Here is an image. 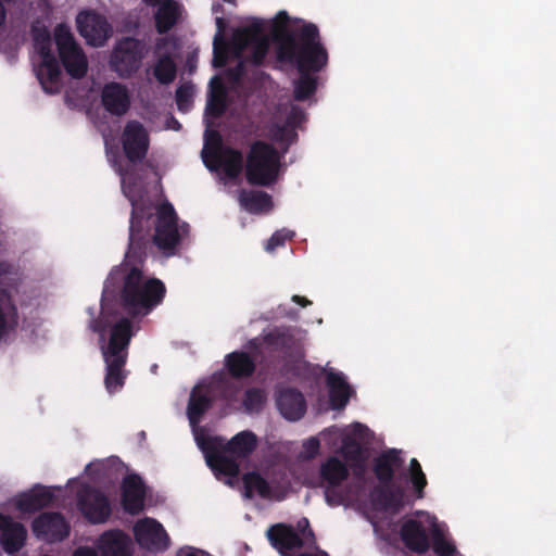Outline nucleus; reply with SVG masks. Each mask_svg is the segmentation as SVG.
I'll return each mask as SVG.
<instances>
[{
    "label": "nucleus",
    "instance_id": "11",
    "mask_svg": "<svg viewBox=\"0 0 556 556\" xmlns=\"http://www.w3.org/2000/svg\"><path fill=\"white\" fill-rule=\"evenodd\" d=\"M132 210L129 225V243L126 258L141 262L146 256L149 242V230L143 228V222H149L152 214L146 207L140 206L135 200H130Z\"/></svg>",
    "mask_w": 556,
    "mask_h": 556
},
{
    "label": "nucleus",
    "instance_id": "58",
    "mask_svg": "<svg viewBox=\"0 0 556 556\" xmlns=\"http://www.w3.org/2000/svg\"><path fill=\"white\" fill-rule=\"evenodd\" d=\"M172 121H173V127L172 128L175 129V130H179L180 127H181L180 123L177 119H175L174 117H172Z\"/></svg>",
    "mask_w": 556,
    "mask_h": 556
},
{
    "label": "nucleus",
    "instance_id": "57",
    "mask_svg": "<svg viewBox=\"0 0 556 556\" xmlns=\"http://www.w3.org/2000/svg\"><path fill=\"white\" fill-rule=\"evenodd\" d=\"M249 348L252 349V350L257 349L258 348L257 340L256 339L250 340L249 341Z\"/></svg>",
    "mask_w": 556,
    "mask_h": 556
},
{
    "label": "nucleus",
    "instance_id": "64",
    "mask_svg": "<svg viewBox=\"0 0 556 556\" xmlns=\"http://www.w3.org/2000/svg\"><path fill=\"white\" fill-rule=\"evenodd\" d=\"M308 534L312 535V536L314 535L312 530L308 531Z\"/></svg>",
    "mask_w": 556,
    "mask_h": 556
},
{
    "label": "nucleus",
    "instance_id": "25",
    "mask_svg": "<svg viewBox=\"0 0 556 556\" xmlns=\"http://www.w3.org/2000/svg\"><path fill=\"white\" fill-rule=\"evenodd\" d=\"M404 459L401 455V451L395 448L382 452L374 460V473L379 483L393 482L395 471L402 468Z\"/></svg>",
    "mask_w": 556,
    "mask_h": 556
},
{
    "label": "nucleus",
    "instance_id": "8",
    "mask_svg": "<svg viewBox=\"0 0 556 556\" xmlns=\"http://www.w3.org/2000/svg\"><path fill=\"white\" fill-rule=\"evenodd\" d=\"M147 54L146 45L134 37H124L115 43L111 56L110 68L119 78L132 77L141 67Z\"/></svg>",
    "mask_w": 556,
    "mask_h": 556
},
{
    "label": "nucleus",
    "instance_id": "47",
    "mask_svg": "<svg viewBox=\"0 0 556 556\" xmlns=\"http://www.w3.org/2000/svg\"><path fill=\"white\" fill-rule=\"evenodd\" d=\"M343 455L349 460H359L362 458V446L353 439L343 442Z\"/></svg>",
    "mask_w": 556,
    "mask_h": 556
},
{
    "label": "nucleus",
    "instance_id": "53",
    "mask_svg": "<svg viewBox=\"0 0 556 556\" xmlns=\"http://www.w3.org/2000/svg\"><path fill=\"white\" fill-rule=\"evenodd\" d=\"M72 556H98L96 549L88 546H80L73 553Z\"/></svg>",
    "mask_w": 556,
    "mask_h": 556
},
{
    "label": "nucleus",
    "instance_id": "54",
    "mask_svg": "<svg viewBox=\"0 0 556 556\" xmlns=\"http://www.w3.org/2000/svg\"><path fill=\"white\" fill-rule=\"evenodd\" d=\"M291 300H292V302L301 305L302 307H306L312 304V302L308 299H306L305 296H302V295H298V294H294L291 298Z\"/></svg>",
    "mask_w": 556,
    "mask_h": 556
},
{
    "label": "nucleus",
    "instance_id": "3",
    "mask_svg": "<svg viewBox=\"0 0 556 556\" xmlns=\"http://www.w3.org/2000/svg\"><path fill=\"white\" fill-rule=\"evenodd\" d=\"M257 446V437L250 430L233 435L228 442L220 437L202 441L207 466L216 476L237 477L240 472L238 459L248 458Z\"/></svg>",
    "mask_w": 556,
    "mask_h": 556
},
{
    "label": "nucleus",
    "instance_id": "5",
    "mask_svg": "<svg viewBox=\"0 0 556 556\" xmlns=\"http://www.w3.org/2000/svg\"><path fill=\"white\" fill-rule=\"evenodd\" d=\"M244 169L249 185L269 187L278 179L280 154L273 144L256 140L250 147Z\"/></svg>",
    "mask_w": 556,
    "mask_h": 556
},
{
    "label": "nucleus",
    "instance_id": "29",
    "mask_svg": "<svg viewBox=\"0 0 556 556\" xmlns=\"http://www.w3.org/2000/svg\"><path fill=\"white\" fill-rule=\"evenodd\" d=\"M329 389V401L333 409H342L346 406L351 388L341 372H329L326 378Z\"/></svg>",
    "mask_w": 556,
    "mask_h": 556
},
{
    "label": "nucleus",
    "instance_id": "7",
    "mask_svg": "<svg viewBox=\"0 0 556 556\" xmlns=\"http://www.w3.org/2000/svg\"><path fill=\"white\" fill-rule=\"evenodd\" d=\"M189 231L187 223H178V215L172 203L165 201L155 208L153 243L167 255L174 254L182 237Z\"/></svg>",
    "mask_w": 556,
    "mask_h": 556
},
{
    "label": "nucleus",
    "instance_id": "18",
    "mask_svg": "<svg viewBox=\"0 0 556 556\" xmlns=\"http://www.w3.org/2000/svg\"><path fill=\"white\" fill-rule=\"evenodd\" d=\"M27 540V529L10 515L0 513V544L7 554L21 551Z\"/></svg>",
    "mask_w": 556,
    "mask_h": 556
},
{
    "label": "nucleus",
    "instance_id": "39",
    "mask_svg": "<svg viewBox=\"0 0 556 556\" xmlns=\"http://www.w3.org/2000/svg\"><path fill=\"white\" fill-rule=\"evenodd\" d=\"M177 74V67L169 54H163L156 61L153 68L155 79L162 85H168L174 81Z\"/></svg>",
    "mask_w": 556,
    "mask_h": 556
},
{
    "label": "nucleus",
    "instance_id": "31",
    "mask_svg": "<svg viewBox=\"0 0 556 556\" xmlns=\"http://www.w3.org/2000/svg\"><path fill=\"white\" fill-rule=\"evenodd\" d=\"M263 342L273 351L291 355L296 344V339L289 328H275L264 336Z\"/></svg>",
    "mask_w": 556,
    "mask_h": 556
},
{
    "label": "nucleus",
    "instance_id": "44",
    "mask_svg": "<svg viewBox=\"0 0 556 556\" xmlns=\"http://www.w3.org/2000/svg\"><path fill=\"white\" fill-rule=\"evenodd\" d=\"M265 402V393L258 388H250L244 393L243 406L247 412H260Z\"/></svg>",
    "mask_w": 556,
    "mask_h": 556
},
{
    "label": "nucleus",
    "instance_id": "28",
    "mask_svg": "<svg viewBox=\"0 0 556 556\" xmlns=\"http://www.w3.org/2000/svg\"><path fill=\"white\" fill-rule=\"evenodd\" d=\"M18 325V311L12 296L0 291V341L13 332Z\"/></svg>",
    "mask_w": 556,
    "mask_h": 556
},
{
    "label": "nucleus",
    "instance_id": "32",
    "mask_svg": "<svg viewBox=\"0 0 556 556\" xmlns=\"http://www.w3.org/2000/svg\"><path fill=\"white\" fill-rule=\"evenodd\" d=\"M239 201L243 208L253 214L269 211L273 207L271 197L260 190H242Z\"/></svg>",
    "mask_w": 556,
    "mask_h": 556
},
{
    "label": "nucleus",
    "instance_id": "55",
    "mask_svg": "<svg viewBox=\"0 0 556 556\" xmlns=\"http://www.w3.org/2000/svg\"><path fill=\"white\" fill-rule=\"evenodd\" d=\"M4 1L0 0V27L4 25L7 21V9L4 7Z\"/></svg>",
    "mask_w": 556,
    "mask_h": 556
},
{
    "label": "nucleus",
    "instance_id": "36",
    "mask_svg": "<svg viewBox=\"0 0 556 556\" xmlns=\"http://www.w3.org/2000/svg\"><path fill=\"white\" fill-rule=\"evenodd\" d=\"M300 76L293 83V99L295 101H306L313 97L317 90L318 77L316 73L298 71Z\"/></svg>",
    "mask_w": 556,
    "mask_h": 556
},
{
    "label": "nucleus",
    "instance_id": "37",
    "mask_svg": "<svg viewBox=\"0 0 556 556\" xmlns=\"http://www.w3.org/2000/svg\"><path fill=\"white\" fill-rule=\"evenodd\" d=\"M242 482L244 486V496L252 498L256 492L262 498L271 497V488L266 479L256 471H250L243 475Z\"/></svg>",
    "mask_w": 556,
    "mask_h": 556
},
{
    "label": "nucleus",
    "instance_id": "22",
    "mask_svg": "<svg viewBox=\"0 0 556 556\" xmlns=\"http://www.w3.org/2000/svg\"><path fill=\"white\" fill-rule=\"evenodd\" d=\"M401 539L412 552L422 554L430 547V539L426 526L416 519H407L401 526Z\"/></svg>",
    "mask_w": 556,
    "mask_h": 556
},
{
    "label": "nucleus",
    "instance_id": "27",
    "mask_svg": "<svg viewBox=\"0 0 556 556\" xmlns=\"http://www.w3.org/2000/svg\"><path fill=\"white\" fill-rule=\"evenodd\" d=\"M213 403L214 396L210 388H193L187 406V416L192 427L201 421L203 415L213 406Z\"/></svg>",
    "mask_w": 556,
    "mask_h": 556
},
{
    "label": "nucleus",
    "instance_id": "50",
    "mask_svg": "<svg viewBox=\"0 0 556 556\" xmlns=\"http://www.w3.org/2000/svg\"><path fill=\"white\" fill-rule=\"evenodd\" d=\"M206 144L214 149V155L223 151V140L218 131L212 130L206 136Z\"/></svg>",
    "mask_w": 556,
    "mask_h": 556
},
{
    "label": "nucleus",
    "instance_id": "52",
    "mask_svg": "<svg viewBox=\"0 0 556 556\" xmlns=\"http://www.w3.org/2000/svg\"><path fill=\"white\" fill-rule=\"evenodd\" d=\"M106 328L108 323H105L103 319H92L90 321V329L93 332L101 334L102 337L104 336Z\"/></svg>",
    "mask_w": 556,
    "mask_h": 556
},
{
    "label": "nucleus",
    "instance_id": "6",
    "mask_svg": "<svg viewBox=\"0 0 556 556\" xmlns=\"http://www.w3.org/2000/svg\"><path fill=\"white\" fill-rule=\"evenodd\" d=\"M31 36L34 47L41 58L37 71L38 80L47 93H56L60 90L61 67L51 50V34L46 25L33 24Z\"/></svg>",
    "mask_w": 556,
    "mask_h": 556
},
{
    "label": "nucleus",
    "instance_id": "24",
    "mask_svg": "<svg viewBox=\"0 0 556 556\" xmlns=\"http://www.w3.org/2000/svg\"><path fill=\"white\" fill-rule=\"evenodd\" d=\"M54 501L53 492L41 484L21 494L16 500V508L22 513H35L50 506Z\"/></svg>",
    "mask_w": 556,
    "mask_h": 556
},
{
    "label": "nucleus",
    "instance_id": "42",
    "mask_svg": "<svg viewBox=\"0 0 556 556\" xmlns=\"http://www.w3.org/2000/svg\"><path fill=\"white\" fill-rule=\"evenodd\" d=\"M226 91L220 83H218V90L213 89L208 94L205 116L219 118L226 112Z\"/></svg>",
    "mask_w": 556,
    "mask_h": 556
},
{
    "label": "nucleus",
    "instance_id": "16",
    "mask_svg": "<svg viewBox=\"0 0 556 556\" xmlns=\"http://www.w3.org/2000/svg\"><path fill=\"white\" fill-rule=\"evenodd\" d=\"M79 34L87 42L100 47L109 39L112 33L111 25L104 16L94 12H81L76 18Z\"/></svg>",
    "mask_w": 556,
    "mask_h": 556
},
{
    "label": "nucleus",
    "instance_id": "1",
    "mask_svg": "<svg viewBox=\"0 0 556 556\" xmlns=\"http://www.w3.org/2000/svg\"><path fill=\"white\" fill-rule=\"evenodd\" d=\"M119 281L123 286L119 290V305L131 317L148 315L155 306L162 303L166 288L156 278L144 280L142 270L136 265L128 268V265L114 268L104 283L101 298L102 308Z\"/></svg>",
    "mask_w": 556,
    "mask_h": 556
},
{
    "label": "nucleus",
    "instance_id": "9",
    "mask_svg": "<svg viewBox=\"0 0 556 556\" xmlns=\"http://www.w3.org/2000/svg\"><path fill=\"white\" fill-rule=\"evenodd\" d=\"M54 41L60 61L66 73L75 79L85 77L88 71L87 56L76 42L67 25L58 24L55 26Z\"/></svg>",
    "mask_w": 556,
    "mask_h": 556
},
{
    "label": "nucleus",
    "instance_id": "60",
    "mask_svg": "<svg viewBox=\"0 0 556 556\" xmlns=\"http://www.w3.org/2000/svg\"><path fill=\"white\" fill-rule=\"evenodd\" d=\"M5 3L10 4V3H14L16 0H3Z\"/></svg>",
    "mask_w": 556,
    "mask_h": 556
},
{
    "label": "nucleus",
    "instance_id": "48",
    "mask_svg": "<svg viewBox=\"0 0 556 556\" xmlns=\"http://www.w3.org/2000/svg\"><path fill=\"white\" fill-rule=\"evenodd\" d=\"M340 485L327 484L324 494L327 504L330 506H339L344 501L343 492L339 489Z\"/></svg>",
    "mask_w": 556,
    "mask_h": 556
},
{
    "label": "nucleus",
    "instance_id": "21",
    "mask_svg": "<svg viewBox=\"0 0 556 556\" xmlns=\"http://www.w3.org/2000/svg\"><path fill=\"white\" fill-rule=\"evenodd\" d=\"M266 535L271 546L282 556H290L291 551L303 546V541L298 532L285 523L269 527Z\"/></svg>",
    "mask_w": 556,
    "mask_h": 556
},
{
    "label": "nucleus",
    "instance_id": "30",
    "mask_svg": "<svg viewBox=\"0 0 556 556\" xmlns=\"http://www.w3.org/2000/svg\"><path fill=\"white\" fill-rule=\"evenodd\" d=\"M225 366L232 378H249L251 377L256 365L254 359L243 351H235L226 355Z\"/></svg>",
    "mask_w": 556,
    "mask_h": 556
},
{
    "label": "nucleus",
    "instance_id": "14",
    "mask_svg": "<svg viewBox=\"0 0 556 556\" xmlns=\"http://www.w3.org/2000/svg\"><path fill=\"white\" fill-rule=\"evenodd\" d=\"M137 543L149 551H164L169 545V536L163 526L155 519L146 517L134 527Z\"/></svg>",
    "mask_w": 556,
    "mask_h": 556
},
{
    "label": "nucleus",
    "instance_id": "38",
    "mask_svg": "<svg viewBox=\"0 0 556 556\" xmlns=\"http://www.w3.org/2000/svg\"><path fill=\"white\" fill-rule=\"evenodd\" d=\"M302 116V111L296 108H292L290 115L288 116L287 123L283 125H277L273 129V138L279 142L289 147L296 139L298 135L291 124H294L298 117Z\"/></svg>",
    "mask_w": 556,
    "mask_h": 556
},
{
    "label": "nucleus",
    "instance_id": "17",
    "mask_svg": "<svg viewBox=\"0 0 556 556\" xmlns=\"http://www.w3.org/2000/svg\"><path fill=\"white\" fill-rule=\"evenodd\" d=\"M372 506L384 513H399L405 505L406 494L401 485L393 482L379 483L369 493Z\"/></svg>",
    "mask_w": 556,
    "mask_h": 556
},
{
    "label": "nucleus",
    "instance_id": "59",
    "mask_svg": "<svg viewBox=\"0 0 556 556\" xmlns=\"http://www.w3.org/2000/svg\"><path fill=\"white\" fill-rule=\"evenodd\" d=\"M148 4H151V5H156V4H160V3H163L165 2L166 0H144Z\"/></svg>",
    "mask_w": 556,
    "mask_h": 556
},
{
    "label": "nucleus",
    "instance_id": "61",
    "mask_svg": "<svg viewBox=\"0 0 556 556\" xmlns=\"http://www.w3.org/2000/svg\"><path fill=\"white\" fill-rule=\"evenodd\" d=\"M204 163H205V165H206L208 168H213V167L208 164L207 160H204Z\"/></svg>",
    "mask_w": 556,
    "mask_h": 556
},
{
    "label": "nucleus",
    "instance_id": "40",
    "mask_svg": "<svg viewBox=\"0 0 556 556\" xmlns=\"http://www.w3.org/2000/svg\"><path fill=\"white\" fill-rule=\"evenodd\" d=\"M431 545L433 552L439 556H453L456 553V546L446 540L443 530L437 522L430 526Z\"/></svg>",
    "mask_w": 556,
    "mask_h": 556
},
{
    "label": "nucleus",
    "instance_id": "63",
    "mask_svg": "<svg viewBox=\"0 0 556 556\" xmlns=\"http://www.w3.org/2000/svg\"><path fill=\"white\" fill-rule=\"evenodd\" d=\"M241 68H242V64H239L238 70L241 71Z\"/></svg>",
    "mask_w": 556,
    "mask_h": 556
},
{
    "label": "nucleus",
    "instance_id": "26",
    "mask_svg": "<svg viewBox=\"0 0 556 556\" xmlns=\"http://www.w3.org/2000/svg\"><path fill=\"white\" fill-rule=\"evenodd\" d=\"M280 414L288 420L301 419L306 412V402L303 394L295 389H286L277 399Z\"/></svg>",
    "mask_w": 556,
    "mask_h": 556
},
{
    "label": "nucleus",
    "instance_id": "43",
    "mask_svg": "<svg viewBox=\"0 0 556 556\" xmlns=\"http://www.w3.org/2000/svg\"><path fill=\"white\" fill-rule=\"evenodd\" d=\"M194 86L191 81H187L178 86L175 93V101L179 112L187 113L193 104Z\"/></svg>",
    "mask_w": 556,
    "mask_h": 556
},
{
    "label": "nucleus",
    "instance_id": "2",
    "mask_svg": "<svg viewBox=\"0 0 556 556\" xmlns=\"http://www.w3.org/2000/svg\"><path fill=\"white\" fill-rule=\"evenodd\" d=\"M276 56L280 63L295 66L298 71L319 73L328 64V52L321 43L319 29L313 23L276 34Z\"/></svg>",
    "mask_w": 556,
    "mask_h": 556
},
{
    "label": "nucleus",
    "instance_id": "62",
    "mask_svg": "<svg viewBox=\"0 0 556 556\" xmlns=\"http://www.w3.org/2000/svg\"><path fill=\"white\" fill-rule=\"evenodd\" d=\"M214 81H217V77H213L211 85H213Z\"/></svg>",
    "mask_w": 556,
    "mask_h": 556
},
{
    "label": "nucleus",
    "instance_id": "23",
    "mask_svg": "<svg viewBox=\"0 0 556 556\" xmlns=\"http://www.w3.org/2000/svg\"><path fill=\"white\" fill-rule=\"evenodd\" d=\"M98 556H130L129 538L122 530L103 532L97 543Z\"/></svg>",
    "mask_w": 556,
    "mask_h": 556
},
{
    "label": "nucleus",
    "instance_id": "41",
    "mask_svg": "<svg viewBox=\"0 0 556 556\" xmlns=\"http://www.w3.org/2000/svg\"><path fill=\"white\" fill-rule=\"evenodd\" d=\"M407 473L415 497L417 500L424 498L428 481L420 463L416 458L410 459Z\"/></svg>",
    "mask_w": 556,
    "mask_h": 556
},
{
    "label": "nucleus",
    "instance_id": "34",
    "mask_svg": "<svg viewBox=\"0 0 556 556\" xmlns=\"http://www.w3.org/2000/svg\"><path fill=\"white\" fill-rule=\"evenodd\" d=\"M160 4L154 18L156 31L162 35L169 31L176 25L179 17V7L173 0H166Z\"/></svg>",
    "mask_w": 556,
    "mask_h": 556
},
{
    "label": "nucleus",
    "instance_id": "4",
    "mask_svg": "<svg viewBox=\"0 0 556 556\" xmlns=\"http://www.w3.org/2000/svg\"><path fill=\"white\" fill-rule=\"evenodd\" d=\"M131 337L132 324L127 317H122L111 327L108 343L101 346L105 363L104 387L111 395L119 392L125 386L128 376L125 367Z\"/></svg>",
    "mask_w": 556,
    "mask_h": 556
},
{
    "label": "nucleus",
    "instance_id": "19",
    "mask_svg": "<svg viewBox=\"0 0 556 556\" xmlns=\"http://www.w3.org/2000/svg\"><path fill=\"white\" fill-rule=\"evenodd\" d=\"M101 103L111 115H125L131 103L127 87L116 81L105 84L101 90Z\"/></svg>",
    "mask_w": 556,
    "mask_h": 556
},
{
    "label": "nucleus",
    "instance_id": "45",
    "mask_svg": "<svg viewBox=\"0 0 556 556\" xmlns=\"http://www.w3.org/2000/svg\"><path fill=\"white\" fill-rule=\"evenodd\" d=\"M216 24L218 27V34L215 36L214 39V58H213V66L214 67H223L226 64L227 55L225 48L222 50L219 47V41H222L220 33L224 27V21L222 17L216 18Z\"/></svg>",
    "mask_w": 556,
    "mask_h": 556
},
{
    "label": "nucleus",
    "instance_id": "20",
    "mask_svg": "<svg viewBox=\"0 0 556 556\" xmlns=\"http://www.w3.org/2000/svg\"><path fill=\"white\" fill-rule=\"evenodd\" d=\"M146 488L142 479L135 473L124 478L122 483V506L129 515H138L143 510Z\"/></svg>",
    "mask_w": 556,
    "mask_h": 556
},
{
    "label": "nucleus",
    "instance_id": "56",
    "mask_svg": "<svg viewBox=\"0 0 556 556\" xmlns=\"http://www.w3.org/2000/svg\"><path fill=\"white\" fill-rule=\"evenodd\" d=\"M177 556H198V555L193 549H188V551L180 549L177 553Z\"/></svg>",
    "mask_w": 556,
    "mask_h": 556
},
{
    "label": "nucleus",
    "instance_id": "12",
    "mask_svg": "<svg viewBox=\"0 0 556 556\" xmlns=\"http://www.w3.org/2000/svg\"><path fill=\"white\" fill-rule=\"evenodd\" d=\"M122 147L127 161L141 163L148 154L150 136L146 127L136 119L128 121L122 132Z\"/></svg>",
    "mask_w": 556,
    "mask_h": 556
},
{
    "label": "nucleus",
    "instance_id": "10",
    "mask_svg": "<svg viewBox=\"0 0 556 556\" xmlns=\"http://www.w3.org/2000/svg\"><path fill=\"white\" fill-rule=\"evenodd\" d=\"M263 31V21L253 18L249 25L235 29L231 37V45L238 53L249 47L252 48L250 60L256 66L263 65L269 48L268 39Z\"/></svg>",
    "mask_w": 556,
    "mask_h": 556
},
{
    "label": "nucleus",
    "instance_id": "51",
    "mask_svg": "<svg viewBox=\"0 0 556 556\" xmlns=\"http://www.w3.org/2000/svg\"><path fill=\"white\" fill-rule=\"evenodd\" d=\"M289 15L286 11H279L275 16V26L273 31V39L276 42V34L282 28H289Z\"/></svg>",
    "mask_w": 556,
    "mask_h": 556
},
{
    "label": "nucleus",
    "instance_id": "13",
    "mask_svg": "<svg viewBox=\"0 0 556 556\" xmlns=\"http://www.w3.org/2000/svg\"><path fill=\"white\" fill-rule=\"evenodd\" d=\"M34 535L49 543L62 542L70 535L71 527L59 511H45L31 521Z\"/></svg>",
    "mask_w": 556,
    "mask_h": 556
},
{
    "label": "nucleus",
    "instance_id": "35",
    "mask_svg": "<svg viewBox=\"0 0 556 556\" xmlns=\"http://www.w3.org/2000/svg\"><path fill=\"white\" fill-rule=\"evenodd\" d=\"M320 478L331 485H341L349 478V469L339 458L331 456L320 466Z\"/></svg>",
    "mask_w": 556,
    "mask_h": 556
},
{
    "label": "nucleus",
    "instance_id": "15",
    "mask_svg": "<svg viewBox=\"0 0 556 556\" xmlns=\"http://www.w3.org/2000/svg\"><path fill=\"white\" fill-rule=\"evenodd\" d=\"M78 507L91 523H103L111 515L106 495L93 488H87L78 496Z\"/></svg>",
    "mask_w": 556,
    "mask_h": 556
},
{
    "label": "nucleus",
    "instance_id": "46",
    "mask_svg": "<svg viewBox=\"0 0 556 556\" xmlns=\"http://www.w3.org/2000/svg\"><path fill=\"white\" fill-rule=\"evenodd\" d=\"M294 237V231L288 229H280L275 231L267 240L265 249L267 252H274L277 248L285 245L286 241Z\"/></svg>",
    "mask_w": 556,
    "mask_h": 556
},
{
    "label": "nucleus",
    "instance_id": "49",
    "mask_svg": "<svg viewBox=\"0 0 556 556\" xmlns=\"http://www.w3.org/2000/svg\"><path fill=\"white\" fill-rule=\"evenodd\" d=\"M320 443L317 438H309L303 443V448L305 453V458L312 459L314 458L318 452H319Z\"/></svg>",
    "mask_w": 556,
    "mask_h": 556
},
{
    "label": "nucleus",
    "instance_id": "33",
    "mask_svg": "<svg viewBox=\"0 0 556 556\" xmlns=\"http://www.w3.org/2000/svg\"><path fill=\"white\" fill-rule=\"evenodd\" d=\"M215 157L229 179H236L241 174L243 168V155L239 150L226 147L223 151L216 153Z\"/></svg>",
    "mask_w": 556,
    "mask_h": 556
}]
</instances>
